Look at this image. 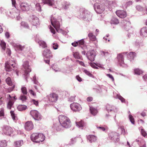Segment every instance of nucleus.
Wrapping results in <instances>:
<instances>
[{"mask_svg":"<svg viewBox=\"0 0 147 147\" xmlns=\"http://www.w3.org/2000/svg\"><path fill=\"white\" fill-rule=\"evenodd\" d=\"M12 61H6L5 63V69L6 71H10L14 70L15 64L12 63Z\"/></svg>","mask_w":147,"mask_h":147,"instance_id":"1","label":"nucleus"},{"mask_svg":"<svg viewBox=\"0 0 147 147\" xmlns=\"http://www.w3.org/2000/svg\"><path fill=\"white\" fill-rule=\"evenodd\" d=\"M94 7L96 12L99 14L102 13L105 10L104 5L100 3H95Z\"/></svg>","mask_w":147,"mask_h":147,"instance_id":"2","label":"nucleus"},{"mask_svg":"<svg viewBox=\"0 0 147 147\" xmlns=\"http://www.w3.org/2000/svg\"><path fill=\"white\" fill-rule=\"evenodd\" d=\"M96 55L95 52L93 50L89 51L86 53L88 59L92 62L94 60Z\"/></svg>","mask_w":147,"mask_h":147,"instance_id":"3","label":"nucleus"},{"mask_svg":"<svg viewBox=\"0 0 147 147\" xmlns=\"http://www.w3.org/2000/svg\"><path fill=\"white\" fill-rule=\"evenodd\" d=\"M51 23L53 26L55 28L57 32H58L60 29V24L59 22L54 18L51 17Z\"/></svg>","mask_w":147,"mask_h":147,"instance_id":"4","label":"nucleus"},{"mask_svg":"<svg viewBox=\"0 0 147 147\" xmlns=\"http://www.w3.org/2000/svg\"><path fill=\"white\" fill-rule=\"evenodd\" d=\"M12 129L8 126H4L2 129V134L7 135H9L12 133Z\"/></svg>","mask_w":147,"mask_h":147,"instance_id":"5","label":"nucleus"},{"mask_svg":"<svg viewBox=\"0 0 147 147\" xmlns=\"http://www.w3.org/2000/svg\"><path fill=\"white\" fill-rule=\"evenodd\" d=\"M23 67L25 73L24 75L26 76L31 71V69L29 65L28 62L27 61L25 62L23 65Z\"/></svg>","mask_w":147,"mask_h":147,"instance_id":"6","label":"nucleus"},{"mask_svg":"<svg viewBox=\"0 0 147 147\" xmlns=\"http://www.w3.org/2000/svg\"><path fill=\"white\" fill-rule=\"evenodd\" d=\"M58 97L57 94L54 92L51 93L48 96L49 100L52 102H56L58 100Z\"/></svg>","mask_w":147,"mask_h":147,"instance_id":"7","label":"nucleus"},{"mask_svg":"<svg viewBox=\"0 0 147 147\" xmlns=\"http://www.w3.org/2000/svg\"><path fill=\"white\" fill-rule=\"evenodd\" d=\"M60 121L61 125L63 127L69 128L71 125L70 120H59Z\"/></svg>","mask_w":147,"mask_h":147,"instance_id":"8","label":"nucleus"},{"mask_svg":"<svg viewBox=\"0 0 147 147\" xmlns=\"http://www.w3.org/2000/svg\"><path fill=\"white\" fill-rule=\"evenodd\" d=\"M29 21L33 25L36 26L39 23V19L36 16L32 15Z\"/></svg>","mask_w":147,"mask_h":147,"instance_id":"9","label":"nucleus"},{"mask_svg":"<svg viewBox=\"0 0 147 147\" xmlns=\"http://www.w3.org/2000/svg\"><path fill=\"white\" fill-rule=\"evenodd\" d=\"M25 129L28 131L32 130L34 127V125L31 121H29L26 122L24 125Z\"/></svg>","mask_w":147,"mask_h":147,"instance_id":"10","label":"nucleus"},{"mask_svg":"<svg viewBox=\"0 0 147 147\" xmlns=\"http://www.w3.org/2000/svg\"><path fill=\"white\" fill-rule=\"evenodd\" d=\"M30 113L35 119H42L39 113L36 110L31 111Z\"/></svg>","mask_w":147,"mask_h":147,"instance_id":"11","label":"nucleus"},{"mask_svg":"<svg viewBox=\"0 0 147 147\" xmlns=\"http://www.w3.org/2000/svg\"><path fill=\"white\" fill-rule=\"evenodd\" d=\"M60 121L59 120L56 123L53 124V128L54 129H55L57 131H59L62 129L63 127L61 125Z\"/></svg>","mask_w":147,"mask_h":147,"instance_id":"12","label":"nucleus"},{"mask_svg":"<svg viewBox=\"0 0 147 147\" xmlns=\"http://www.w3.org/2000/svg\"><path fill=\"white\" fill-rule=\"evenodd\" d=\"M70 107L71 110L74 111H79L81 109L80 105L76 103H74L70 105Z\"/></svg>","mask_w":147,"mask_h":147,"instance_id":"13","label":"nucleus"},{"mask_svg":"<svg viewBox=\"0 0 147 147\" xmlns=\"http://www.w3.org/2000/svg\"><path fill=\"white\" fill-rule=\"evenodd\" d=\"M117 15L121 18H124L126 17L127 14L126 12L123 10H118L116 12Z\"/></svg>","mask_w":147,"mask_h":147,"instance_id":"14","label":"nucleus"},{"mask_svg":"<svg viewBox=\"0 0 147 147\" xmlns=\"http://www.w3.org/2000/svg\"><path fill=\"white\" fill-rule=\"evenodd\" d=\"M109 135L110 138L111 139L114 140H115V141L117 142H118L119 140V139L118 138V134L114 132H112Z\"/></svg>","mask_w":147,"mask_h":147,"instance_id":"15","label":"nucleus"},{"mask_svg":"<svg viewBox=\"0 0 147 147\" xmlns=\"http://www.w3.org/2000/svg\"><path fill=\"white\" fill-rule=\"evenodd\" d=\"M43 55L47 58H49L52 57L51 52L50 50L45 49L43 52Z\"/></svg>","mask_w":147,"mask_h":147,"instance_id":"16","label":"nucleus"},{"mask_svg":"<svg viewBox=\"0 0 147 147\" xmlns=\"http://www.w3.org/2000/svg\"><path fill=\"white\" fill-rule=\"evenodd\" d=\"M76 126L81 129H82L85 125V123L82 120L76 121Z\"/></svg>","mask_w":147,"mask_h":147,"instance_id":"17","label":"nucleus"},{"mask_svg":"<svg viewBox=\"0 0 147 147\" xmlns=\"http://www.w3.org/2000/svg\"><path fill=\"white\" fill-rule=\"evenodd\" d=\"M136 140L139 145H142L140 147H146L145 142L141 137H138Z\"/></svg>","mask_w":147,"mask_h":147,"instance_id":"18","label":"nucleus"},{"mask_svg":"<svg viewBox=\"0 0 147 147\" xmlns=\"http://www.w3.org/2000/svg\"><path fill=\"white\" fill-rule=\"evenodd\" d=\"M119 63L121 66H123L124 64L123 56L122 54H120L118 55L117 57Z\"/></svg>","mask_w":147,"mask_h":147,"instance_id":"19","label":"nucleus"},{"mask_svg":"<svg viewBox=\"0 0 147 147\" xmlns=\"http://www.w3.org/2000/svg\"><path fill=\"white\" fill-rule=\"evenodd\" d=\"M38 133H33L31 135L30 138L33 142L38 143Z\"/></svg>","mask_w":147,"mask_h":147,"instance_id":"20","label":"nucleus"},{"mask_svg":"<svg viewBox=\"0 0 147 147\" xmlns=\"http://www.w3.org/2000/svg\"><path fill=\"white\" fill-rule=\"evenodd\" d=\"M21 9L24 11L29 10V5L26 3H22L20 5Z\"/></svg>","mask_w":147,"mask_h":147,"instance_id":"21","label":"nucleus"},{"mask_svg":"<svg viewBox=\"0 0 147 147\" xmlns=\"http://www.w3.org/2000/svg\"><path fill=\"white\" fill-rule=\"evenodd\" d=\"M87 139L90 142L92 143L96 141L97 137L94 135H90L87 136Z\"/></svg>","mask_w":147,"mask_h":147,"instance_id":"22","label":"nucleus"},{"mask_svg":"<svg viewBox=\"0 0 147 147\" xmlns=\"http://www.w3.org/2000/svg\"><path fill=\"white\" fill-rule=\"evenodd\" d=\"M140 34L143 37L147 36V27H143L141 29Z\"/></svg>","mask_w":147,"mask_h":147,"instance_id":"23","label":"nucleus"},{"mask_svg":"<svg viewBox=\"0 0 147 147\" xmlns=\"http://www.w3.org/2000/svg\"><path fill=\"white\" fill-rule=\"evenodd\" d=\"M45 139V136L42 134H38V138L37 141L38 143L43 141Z\"/></svg>","mask_w":147,"mask_h":147,"instance_id":"24","label":"nucleus"},{"mask_svg":"<svg viewBox=\"0 0 147 147\" xmlns=\"http://www.w3.org/2000/svg\"><path fill=\"white\" fill-rule=\"evenodd\" d=\"M24 144L23 140H19L16 141L14 142V145L15 147H20Z\"/></svg>","mask_w":147,"mask_h":147,"instance_id":"25","label":"nucleus"},{"mask_svg":"<svg viewBox=\"0 0 147 147\" xmlns=\"http://www.w3.org/2000/svg\"><path fill=\"white\" fill-rule=\"evenodd\" d=\"M121 23L124 27V28L126 29L130 26L131 23L130 22L126 20H123L121 22Z\"/></svg>","mask_w":147,"mask_h":147,"instance_id":"26","label":"nucleus"},{"mask_svg":"<svg viewBox=\"0 0 147 147\" xmlns=\"http://www.w3.org/2000/svg\"><path fill=\"white\" fill-rule=\"evenodd\" d=\"M72 54L73 57L76 59H81L82 56L79 54L78 52H73Z\"/></svg>","mask_w":147,"mask_h":147,"instance_id":"27","label":"nucleus"},{"mask_svg":"<svg viewBox=\"0 0 147 147\" xmlns=\"http://www.w3.org/2000/svg\"><path fill=\"white\" fill-rule=\"evenodd\" d=\"M45 4H47L49 6H52L54 4V0H42Z\"/></svg>","mask_w":147,"mask_h":147,"instance_id":"28","label":"nucleus"},{"mask_svg":"<svg viewBox=\"0 0 147 147\" xmlns=\"http://www.w3.org/2000/svg\"><path fill=\"white\" fill-rule=\"evenodd\" d=\"M62 7L65 9L69 8L71 6L70 3L67 1H64L62 3Z\"/></svg>","mask_w":147,"mask_h":147,"instance_id":"29","label":"nucleus"},{"mask_svg":"<svg viewBox=\"0 0 147 147\" xmlns=\"http://www.w3.org/2000/svg\"><path fill=\"white\" fill-rule=\"evenodd\" d=\"M14 102V101L12 99H9L7 104V108L10 109H11Z\"/></svg>","mask_w":147,"mask_h":147,"instance_id":"30","label":"nucleus"},{"mask_svg":"<svg viewBox=\"0 0 147 147\" xmlns=\"http://www.w3.org/2000/svg\"><path fill=\"white\" fill-rule=\"evenodd\" d=\"M88 36L90 40L92 41H95L96 40V37L91 32L89 33L88 34Z\"/></svg>","mask_w":147,"mask_h":147,"instance_id":"31","label":"nucleus"},{"mask_svg":"<svg viewBox=\"0 0 147 147\" xmlns=\"http://www.w3.org/2000/svg\"><path fill=\"white\" fill-rule=\"evenodd\" d=\"M39 45L43 48H46L47 47L46 43L43 41L40 40L38 42Z\"/></svg>","mask_w":147,"mask_h":147,"instance_id":"32","label":"nucleus"},{"mask_svg":"<svg viewBox=\"0 0 147 147\" xmlns=\"http://www.w3.org/2000/svg\"><path fill=\"white\" fill-rule=\"evenodd\" d=\"M27 108V106L25 105H20L17 107V109L19 111H22L25 110Z\"/></svg>","mask_w":147,"mask_h":147,"instance_id":"33","label":"nucleus"},{"mask_svg":"<svg viewBox=\"0 0 147 147\" xmlns=\"http://www.w3.org/2000/svg\"><path fill=\"white\" fill-rule=\"evenodd\" d=\"M111 23L114 24H117L119 23V21L115 18H113L111 21Z\"/></svg>","mask_w":147,"mask_h":147,"instance_id":"34","label":"nucleus"},{"mask_svg":"<svg viewBox=\"0 0 147 147\" xmlns=\"http://www.w3.org/2000/svg\"><path fill=\"white\" fill-rule=\"evenodd\" d=\"M7 145V142L6 140H2L0 141V147H6Z\"/></svg>","mask_w":147,"mask_h":147,"instance_id":"35","label":"nucleus"},{"mask_svg":"<svg viewBox=\"0 0 147 147\" xmlns=\"http://www.w3.org/2000/svg\"><path fill=\"white\" fill-rule=\"evenodd\" d=\"M90 111L91 114L94 116L96 115L98 113V111L97 109L92 107H90Z\"/></svg>","mask_w":147,"mask_h":147,"instance_id":"36","label":"nucleus"},{"mask_svg":"<svg viewBox=\"0 0 147 147\" xmlns=\"http://www.w3.org/2000/svg\"><path fill=\"white\" fill-rule=\"evenodd\" d=\"M7 84L10 86H12L13 85L11 79L10 77L7 78L5 80Z\"/></svg>","mask_w":147,"mask_h":147,"instance_id":"37","label":"nucleus"},{"mask_svg":"<svg viewBox=\"0 0 147 147\" xmlns=\"http://www.w3.org/2000/svg\"><path fill=\"white\" fill-rule=\"evenodd\" d=\"M16 49L18 50L22 51L25 48L24 46H22L20 45H17L15 46Z\"/></svg>","mask_w":147,"mask_h":147,"instance_id":"38","label":"nucleus"},{"mask_svg":"<svg viewBox=\"0 0 147 147\" xmlns=\"http://www.w3.org/2000/svg\"><path fill=\"white\" fill-rule=\"evenodd\" d=\"M21 90L22 93L24 95H26L27 93V92L26 87L24 86L22 87Z\"/></svg>","mask_w":147,"mask_h":147,"instance_id":"39","label":"nucleus"},{"mask_svg":"<svg viewBox=\"0 0 147 147\" xmlns=\"http://www.w3.org/2000/svg\"><path fill=\"white\" fill-rule=\"evenodd\" d=\"M2 49L5 51L6 48V43L3 41H1L0 44Z\"/></svg>","mask_w":147,"mask_h":147,"instance_id":"40","label":"nucleus"},{"mask_svg":"<svg viewBox=\"0 0 147 147\" xmlns=\"http://www.w3.org/2000/svg\"><path fill=\"white\" fill-rule=\"evenodd\" d=\"M136 55V53H135L133 52H130L129 55V59H133L134 57Z\"/></svg>","mask_w":147,"mask_h":147,"instance_id":"41","label":"nucleus"},{"mask_svg":"<svg viewBox=\"0 0 147 147\" xmlns=\"http://www.w3.org/2000/svg\"><path fill=\"white\" fill-rule=\"evenodd\" d=\"M100 53L102 55H104L105 56L107 57H109L111 56L110 54L107 52H106L104 51H101Z\"/></svg>","mask_w":147,"mask_h":147,"instance_id":"42","label":"nucleus"},{"mask_svg":"<svg viewBox=\"0 0 147 147\" xmlns=\"http://www.w3.org/2000/svg\"><path fill=\"white\" fill-rule=\"evenodd\" d=\"M139 129L141 130V132L142 135L144 137H146L147 135V133L145 130L141 127L139 128Z\"/></svg>","mask_w":147,"mask_h":147,"instance_id":"43","label":"nucleus"},{"mask_svg":"<svg viewBox=\"0 0 147 147\" xmlns=\"http://www.w3.org/2000/svg\"><path fill=\"white\" fill-rule=\"evenodd\" d=\"M134 72L135 74L140 75L142 74L143 72L139 69H134Z\"/></svg>","mask_w":147,"mask_h":147,"instance_id":"44","label":"nucleus"},{"mask_svg":"<svg viewBox=\"0 0 147 147\" xmlns=\"http://www.w3.org/2000/svg\"><path fill=\"white\" fill-rule=\"evenodd\" d=\"M116 98H117L119 99L120 100H121V102H125V99L120 95H119L118 94H117L116 96Z\"/></svg>","mask_w":147,"mask_h":147,"instance_id":"45","label":"nucleus"},{"mask_svg":"<svg viewBox=\"0 0 147 147\" xmlns=\"http://www.w3.org/2000/svg\"><path fill=\"white\" fill-rule=\"evenodd\" d=\"M10 113L13 119H18L17 117L15 114L14 111H10Z\"/></svg>","mask_w":147,"mask_h":147,"instance_id":"46","label":"nucleus"},{"mask_svg":"<svg viewBox=\"0 0 147 147\" xmlns=\"http://www.w3.org/2000/svg\"><path fill=\"white\" fill-rule=\"evenodd\" d=\"M83 71L86 75L89 76L94 78V76L89 71H88V70L85 69Z\"/></svg>","mask_w":147,"mask_h":147,"instance_id":"47","label":"nucleus"},{"mask_svg":"<svg viewBox=\"0 0 147 147\" xmlns=\"http://www.w3.org/2000/svg\"><path fill=\"white\" fill-rule=\"evenodd\" d=\"M109 111L110 112L113 111L115 112H116L117 111L116 108H115L114 106L111 105H110V108Z\"/></svg>","mask_w":147,"mask_h":147,"instance_id":"48","label":"nucleus"},{"mask_svg":"<svg viewBox=\"0 0 147 147\" xmlns=\"http://www.w3.org/2000/svg\"><path fill=\"white\" fill-rule=\"evenodd\" d=\"M20 99L22 101H25L27 99V97L25 95H21L20 97Z\"/></svg>","mask_w":147,"mask_h":147,"instance_id":"49","label":"nucleus"},{"mask_svg":"<svg viewBox=\"0 0 147 147\" xmlns=\"http://www.w3.org/2000/svg\"><path fill=\"white\" fill-rule=\"evenodd\" d=\"M119 129H120L121 131V134L124 135L125 134V131L123 126H121L119 128Z\"/></svg>","mask_w":147,"mask_h":147,"instance_id":"50","label":"nucleus"},{"mask_svg":"<svg viewBox=\"0 0 147 147\" xmlns=\"http://www.w3.org/2000/svg\"><path fill=\"white\" fill-rule=\"evenodd\" d=\"M67 117L65 115H61L59 117V119H67Z\"/></svg>","mask_w":147,"mask_h":147,"instance_id":"51","label":"nucleus"},{"mask_svg":"<svg viewBox=\"0 0 147 147\" xmlns=\"http://www.w3.org/2000/svg\"><path fill=\"white\" fill-rule=\"evenodd\" d=\"M36 9L39 11H41V7L40 5L38 3H37L36 5Z\"/></svg>","mask_w":147,"mask_h":147,"instance_id":"52","label":"nucleus"},{"mask_svg":"<svg viewBox=\"0 0 147 147\" xmlns=\"http://www.w3.org/2000/svg\"><path fill=\"white\" fill-rule=\"evenodd\" d=\"M53 47L54 49H57L58 47V45L57 43H54L53 44Z\"/></svg>","mask_w":147,"mask_h":147,"instance_id":"53","label":"nucleus"},{"mask_svg":"<svg viewBox=\"0 0 147 147\" xmlns=\"http://www.w3.org/2000/svg\"><path fill=\"white\" fill-rule=\"evenodd\" d=\"M32 102L36 106H38V101L36 100H35L33 99L32 100Z\"/></svg>","mask_w":147,"mask_h":147,"instance_id":"54","label":"nucleus"},{"mask_svg":"<svg viewBox=\"0 0 147 147\" xmlns=\"http://www.w3.org/2000/svg\"><path fill=\"white\" fill-rule=\"evenodd\" d=\"M29 93L34 96H36V94L35 93L32 89H29Z\"/></svg>","mask_w":147,"mask_h":147,"instance_id":"55","label":"nucleus"},{"mask_svg":"<svg viewBox=\"0 0 147 147\" xmlns=\"http://www.w3.org/2000/svg\"><path fill=\"white\" fill-rule=\"evenodd\" d=\"M14 88H15V85H13L12 87L10 88L7 89V92H10L11 91H13V89Z\"/></svg>","mask_w":147,"mask_h":147,"instance_id":"56","label":"nucleus"},{"mask_svg":"<svg viewBox=\"0 0 147 147\" xmlns=\"http://www.w3.org/2000/svg\"><path fill=\"white\" fill-rule=\"evenodd\" d=\"M97 128L100 131H105L106 129L104 127L102 126L97 127Z\"/></svg>","mask_w":147,"mask_h":147,"instance_id":"57","label":"nucleus"},{"mask_svg":"<svg viewBox=\"0 0 147 147\" xmlns=\"http://www.w3.org/2000/svg\"><path fill=\"white\" fill-rule=\"evenodd\" d=\"M4 110L3 109H1L0 111V117L4 116Z\"/></svg>","mask_w":147,"mask_h":147,"instance_id":"58","label":"nucleus"},{"mask_svg":"<svg viewBox=\"0 0 147 147\" xmlns=\"http://www.w3.org/2000/svg\"><path fill=\"white\" fill-rule=\"evenodd\" d=\"M78 42V45H83L84 44V41L82 39Z\"/></svg>","mask_w":147,"mask_h":147,"instance_id":"59","label":"nucleus"},{"mask_svg":"<svg viewBox=\"0 0 147 147\" xmlns=\"http://www.w3.org/2000/svg\"><path fill=\"white\" fill-rule=\"evenodd\" d=\"M76 61L77 62H78L79 64L81 65L82 66L84 67L86 66L84 64V63L82 61H80L78 60H77Z\"/></svg>","mask_w":147,"mask_h":147,"instance_id":"60","label":"nucleus"},{"mask_svg":"<svg viewBox=\"0 0 147 147\" xmlns=\"http://www.w3.org/2000/svg\"><path fill=\"white\" fill-rule=\"evenodd\" d=\"M6 53L7 55L10 56L11 54V51L9 49L7 48L6 50Z\"/></svg>","mask_w":147,"mask_h":147,"instance_id":"61","label":"nucleus"},{"mask_svg":"<svg viewBox=\"0 0 147 147\" xmlns=\"http://www.w3.org/2000/svg\"><path fill=\"white\" fill-rule=\"evenodd\" d=\"M72 45L74 47H76L78 45V42H74L71 43Z\"/></svg>","mask_w":147,"mask_h":147,"instance_id":"62","label":"nucleus"},{"mask_svg":"<svg viewBox=\"0 0 147 147\" xmlns=\"http://www.w3.org/2000/svg\"><path fill=\"white\" fill-rule=\"evenodd\" d=\"M50 29L52 33L53 34H55V30L52 27L50 26Z\"/></svg>","mask_w":147,"mask_h":147,"instance_id":"63","label":"nucleus"},{"mask_svg":"<svg viewBox=\"0 0 147 147\" xmlns=\"http://www.w3.org/2000/svg\"><path fill=\"white\" fill-rule=\"evenodd\" d=\"M22 25H23L25 27H26L27 28H29V26H28V24L27 23H26L25 22H22Z\"/></svg>","mask_w":147,"mask_h":147,"instance_id":"64","label":"nucleus"}]
</instances>
